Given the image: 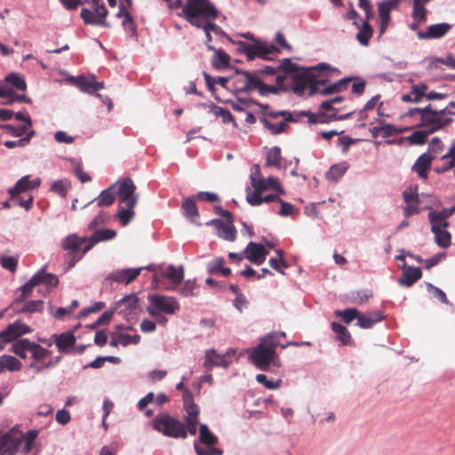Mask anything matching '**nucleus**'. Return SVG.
Listing matches in <instances>:
<instances>
[{
    "mask_svg": "<svg viewBox=\"0 0 455 455\" xmlns=\"http://www.w3.org/2000/svg\"><path fill=\"white\" fill-rule=\"evenodd\" d=\"M186 20L194 27L203 28L206 37V45L212 41L211 30L205 24V19H217L219 11L210 0H187L182 8Z\"/></svg>",
    "mask_w": 455,
    "mask_h": 455,
    "instance_id": "obj_1",
    "label": "nucleus"
},
{
    "mask_svg": "<svg viewBox=\"0 0 455 455\" xmlns=\"http://www.w3.org/2000/svg\"><path fill=\"white\" fill-rule=\"evenodd\" d=\"M153 429L163 435L175 439H186L185 424L168 413H159L152 420Z\"/></svg>",
    "mask_w": 455,
    "mask_h": 455,
    "instance_id": "obj_2",
    "label": "nucleus"
},
{
    "mask_svg": "<svg viewBox=\"0 0 455 455\" xmlns=\"http://www.w3.org/2000/svg\"><path fill=\"white\" fill-rule=\"evenodd\" d=\"M148 300L146 310L153 317L159 316V314L174 315L180 308L179 301L172 296L148 294Z\"/></svg>",
    "mask_w": 455,
    "mask_h": 455,
    "instance_id": "obj_3",
    "label": "nucleus"
},
{
    "mask_svg": "<svg viewBox=\"0 0 455 455\" xmlns=\"http://www.w3.org/2000/svg\"><path fill=\"white\" fill-rule=\"evenodd\" d=\"M313 71H331L340 73L338 68L331 67V65L325 62H320L310 68H303L302 70L292 76L291 90L295 94H297L298 96L304 95L306 90L307 89V85L310 83V80L313 79Z\"/></svg>",
    "mask_w": 455,
    "mask_h": 455,
    "instance_id": "obj_4",
    "label": "nucleus"
},
{
    "mask_svg": "<svg viewBox=\"0 0 455 455\" xmlns=\"http://www.w3.org/2000/svg\"><path fill=\"white\" fill-rule=\"evenodd\" d=\"M249 359L257 369L263 371H267L270 365L276 368L281 366L276 351L268 349L261 343H259L249 350Z\"/></svg>",
    "mask_w": 455,
    "mask_h": 455,
    "instance_id": "obj_5",
    "label": "nucleus"
},
{
    "mask_svg": "<svg viewBox=\"0 0 455 455\" xmlns=\"http://www.w3.org/2000/svg\"><path fill=\"white\" fill-rule=\"evenodd\" d=\"M92 9L82 8L80 17L86 25L109 28L111 25L108 22V12L105 4H91Z\"/></svg>",
    "mask_w": 455,
    "mask_h": 455,
    "instance_id": "obj_6",
    "label": "nucleus"
},
{
    "mask_svg": "<svg viewBox=\"0 0 455 455\" xmlns=\"http://www.w3.org/2000/svg\"><path fill=\"white\" fill-rule=\"evenodd\" d=\"M452 119H441L438 116L437 109L433 108L431 104L426 106L423 109V115L420 118L418 127L425 128L431 134L438 132L452 123Z\"/></svg>",
    "mask_w": 455,
    "mask_h": 455,
    "instance_id": "obj_7",
    "label": "nucleus"
},
{
    "mask_svg": "<svg viewBox=\"0 0 455 455\" xmlns=\"http://www.w3.org/2000/svg\"><path fill=\"white\" fill-rule=\"evenodd\" d=\"M47 266H43L37 270L30 278L35 287L38 285L44 286V296L49 294L60 283L59 277L52 273L46 271Z\"/></svg>",
    "mask_w": 455,
    "mask_h": 455,
    "instance_id": "obj_8",
    "label": "nucleus"
},
{
    "mask_svg": "<svg viewBox=\"0 0 455 455\" xmlns=\"http://www.w3.org/2000/svg\"><path fill=\"white\" fill-rule=\"evenodd\" d=\"M20 444V438L14 427L0 436V455H14Z\"/></svg>",
    "mask_w": 455,
    "mask_h": 455,
    "instance_id": "obj_9",
    "label": "nucleus"
},
{
    "mask_svg": "<svg viewBox=\"0 0 455 455\" xmlns=\"http://www.w3.org/2000/svg\"><path fill=\"white\" fill-rule=\"evenodd\" d=\"M118 187L117 195L119 201L131 206H135L137 204V197L134 196L136 187L130 178H125L115 183Z\"/></svg>",
    "mask_w": 455,
    "mask_h": 455,
    "instance_id": "obj_10",
    "label": "nucleus"
},
{
    "mask_svg": "<svg viewBox=\"0 0 455 455\" xmlns=\"http://www.w3.org/2000/svg\"><path fill=\"white\" fill-rule=\"evenodd\" d=\"M139 299L136 294L132 293L123 297L116 301L111 308H115V312H118L124 317L129 319L136 314L138 308Z\"/></svg>",
    "mask_w": 455,
    "mask_h": 455,
    "instance_id": "obj_11",
    "label": "nucleus"
},
{
    "mask_svg": "<svg viewBox=\"0 0 455 455\" xmlns=\"http://www.w3.org/2000/svg\"><path fill=\"white\" fill-rule=\"evenodd\" d=\"M32 331L33 330L28 325L18 320L8 324L4 330L0 331V339L4 343H9L18 337L31 333Z\"/></svg>",
    "mask_w": 455,
    "mask_h": 455,
    "instance_id": "obj_12",
    "label": "nucleus"
},
{
    "mask_svg": "<svg viewBox=\"0 0 455 455\" xmlns=\"http://www.w3.org/2000/svg\"><path fill=\"white\" fill-rule=\"evenodd\" d=\"M141 270H143V267L116 269L108 274L106 280L129 284L138 277Z\"/></svg>",
    "mask_w": 455,
    "mask_h": 455,
    "instance_id": "obj_13",
    "label": "nucleus"
},
{
    "mask_svg": "<svg viewBox=\"0 0 455 455\" xmlns=\"http://www.w3.org/2000/svg\"><path fill=\"white\" fill-rule=\"evenodd\" d=\"M451 28V25L446 22L433 24L428 26L426 31H418L417 36L420 40L439 39L443 37Z\"/></svg>",
    "mask_w": 455,
    "mask_h": 455,
    "instance_id": "obj_14",
    "label": "nucleus"
},
{
    "mask_svg": "<svg viewBox=\"0 0 455 455\" xmlns=\"http://www.w3.org/2000/svg\"><path fill=\"white\" fill-rule=\"evenodd\" d=\"M231 352L233 350L229 349L226 355H220L214 348L206 349L204 352V367L207 370H211L214 366L228 368L229 362L227 360L226 355H230Z\"/></svg>",
    "mask_w": 455,
    "mask_h": 455,
    "instance_id": "obj_15",
    "label": "nucleus"
},
{
    "mask_svg": "<svg viewBox=\"0 0 455 455\" xmlns=\"http://www.w3.org/2000/svg\"><path fill=\"white\" fill-rule=\"evenodd\" d=\"M207 226H214L217 229V235L226 241L233 242L236 238V229L235 226L225 223L220 219H213L206 222Z\"/></svg>",
    "mask_w": 455,
    "mask_h": 455,
    "instance_id": "obj_16",
    "label": "nucleus"
},
{
    "mask_svg": "<svg viewBox=\"0 0 455 455\" xmlns=\"http://www.w3.org/2000/svg\"><path fill=\"white\" fill-rule=\"evenodd\" d=\"M403 273L397 283L401 286L411 287L422 276V271L419 267L407 266L405 263L402 267Z\"/></svg>",
    "mask_w": 455,
    "mask_h": 455,
    "instance_id": "obj_17",
    "label": "nucleus"
},
{
    "mask_svg": "<svg viewBox=\"0 0 455 455\" xmlns=\"http://www.w3.org/2000/svg\"><path fill=\"white\" fill-rule=\"evenodd\" d=\"M40 179L36 178L29 180V176L26 175L21 177L12 188H10L8 193L12 199H14L18 195L28 190H32L40 186Z\"/></svg>",
    "mask_w": 455,
    "mask_h": 455,
    "instance_id": "obj_18",
    "label": "nucleus"
},
{
    "mask_svg": "<svg viewBox=\"0 0 455 455\" xmlns=\"http://www.w3.org/2000/svg\"><path fill=\"white\" fill-rule=\"evenodd\" d=\"M244 251L247 253L246 259L258 266L264 263L266 256L268 253L262 244L254 242H250Z\"/></svg>",
    "mask_w": 455,
    "mask_h": 455,
    "instance_id": "obj_19",
    "label": "nucleus"
},
{
    "mask_svg": "<svg viewBox=\"0 0 455 455\" xmlns=\"http://www.w3.org/2000/svg\"><path fill=\"white\" fill-rule=\"evenodd\" d=\"M116 235V232L111 228L96 229L88 238L87 244L83 247V253L88 252L98 243L114 239Z\"/></svg>",
    "mask_w": 455,
    "mask_h": 455,
    "instance_id": "obj_20",
    "label": "nucleus"
},
{
    "mask_svg": "<svg viewBox=\"0 0 455 455\" xmlns=\"http://www.w3.org/2000/svg\"><path fill=\"white\" fill-rule=\"evenodd\" d=\"M88 238L86 236H78L75 234L68 235L63 243L62 247L65 251H69V255L75 258L76 254H80L81 247L87 244Z\"/></svg>",
    "mask_w": 455,
    "mask_h": 455,
    "instance_id": "obj_21",
    "label": "nucleus"
},
{
    "mask_svg": "<svg viewBox=\"0 0 455 455\" xmlns=\"http://www.w3.org/2000/svg\"><path fill=\"white\" fill-rule=\"evenodd\" d=\"M433 159L434 156H432L428 152L423 153L414 163L411 168L412 171H414L420 179H427V171L431 167Z\"/></svg>",
    "mask_w": 455,
    "mask_h": 455,
    "instance_id": "obj_22",
    "label": "nucleus"
},
{
    "mask_svg": "<svg viewBox=\"0 0 455 455\" xmlns=\"http://www.w3.org/2000/svg\"><path fill=\"white\" fill-rule=\"evenodd\" d=\"M54 343L58 350L67 353L76 344V337L72 331H65L60 334H53Z\"/></svg>",
    "mask_w": 455,
    "mask_h": 455,
    "instance_id": "obj_23",
    "label": "nucleus"
},
{
    "mask_svg": "<svg viewBox=\"0 0 455 455\" xmlns=\"http://www.w3.org/2000/svg\"><path fill=\"white\" fill-rule=\"evenodd\" d=\"M384 317V315L379 311H373L365 314L359 313L356 325L362 329H371L374 324L381 322Z\"/></svg>",
    "mask_w": 455,
    "mask_h": 455,
    "instance_id": "obj_24",
    "label": "nucleus"
},
{
    "mask_svg": "<svg viewBox=\"0 0 455 455\" xmlns=\"http://www.w3.org/2000/svg\"><path fill=\"white\" fill-rule=\"evenodd\" d=\"M315 72L316 71H313V79L310 80V83L307 85L309 96H312L315 93H320L321 90L318 89V85L325 84L334 73L338 74L337 72L323 71L319 72L317 75Z\"/></svg>",
    "mask_w": 455,
    "mask_h": 455,
    "instance_id": "obj_25",
    "label": "nucleus"
},
{
    "mask_svg": "<svg viewBox=\"0 0 455 455\" xmlns=\"http://www.w3.org/2000/svg\"><path fill=\"white\" fill-rule=\"evenodd\" d=\"M116 18H124L122 25L125 31L131 34V36H136L137 28L134 20L132 19L131 13L126 10L124 4L120 3L118 6V12L116 14Z\"/></svg>",
    "mask_w": 455,
    "mask_h": 455,
    "instance_id": "obj_26",
    "label": "nucleus"
},
{
    "mask_svg": "<svg viewBox=\"0 0 455 455\" xmlns=\"http://www.w3.org/2000/svg\"><path fill=\"white\" fill-rule=\"evenodd\" d=\"M207 49L211 52H214V55L212 58V66L215 69H222L229 65L230 57L229 55L221 49H216L212 44H207Z\"/></svg>",
    "mask_w": 455,
    "mask_h": 455,
    "instance_id": "obj_27",
    "label": "nucleus"
},
{
    "mask_svg": "<svg viewBox=\"0 0 455 455\" xmlns=\"http://www.w3.org/2000/svg\"><path fill=\"white\" fill-rule=\"evenodd\" d=\"M183 408L186 411L184 420L198 419L199 407L195 403L193 395L190 391L185 392V399L183 400Z\"/></svg>",
    "mask_w": 455,
    "mask_h": 455,
    "instance_id": "obj_28",
    "label": "nucleus"
},
{
    "mask_svg": "<svg viewBox=\"0 0 455 455\" xmlns=\"http://www.w3.org/2000/svg\"><path fill=\"white\" fill-rule=\"evenodd\" d=\"M246 70L235 69V75L231 76V79L233 80L232 92L234 94L237 95L240 92H247V88H244L246 87Z\"/></svg>",
    "mask_w": 455,
    "mask_h": 455,
    "instance_id": "obj_29",
    "label": "nucleus"
},
{
    "mask_svg": "<svg viewBox=\"0 0 455 455\" xmlns=\"http://www.w3.org/2000/svg\"><path fill=\"white\" fill-rule=\"evenodd\" d=\"M21 363L14 356L4 355L0 356V372L4 371H18L21 369Z\"/></svg>",
    "mask_w": 455,
    "mask_h": 455,
    "instance_id": "obj_30",
    "label": "nucleus"
},
{
    "mask_svg": "<svg viewBox=\"0 0 455 455\" xmlns=\"http://www.w3.org/2000/svg\"><path fill=\"white\" fill-rule=\"evenodd\" d=\"M219 438L212 434L206 424H200L199 427V442L204 446H215Z\"/></svg>",
    "mask_w": 455,
    "mask_h": 455,
    "instance_id": "obj_31",
    "label": "nucleus"
},
{
    "mask_svg": "<svg viewBox=\"0 0 455 455\" xmlns=\"http://www.w3.org/2000/svg\"><path fill=\"white\" fill-rule=\"evenodd\" d=\"M348 164L347 162H341L331 166L326 172V179L329 181L337 182L347 171Z\"/></svg>",
    "mask_w": 455,
    "mask_h": 455,
    "instance_id": "obj_32",
    "label": "nucleus"
},
{
    "mask_svg": "<svg viewBox=\"0 0 455 455\" xmlns=\"http://www.w3.org/2000/svg\"><path fill=\"white\" fill-rule=\"evenodd\" d=\"M31 341L28 339H20L14 341L11 351L22 359L27 358L28 352L30 353Z\"/></svg>",
    "mask_w": 455,
    "mask_h": 455,
    "instance_id": "obj_33",
    "label": "nucleus"
},
{
    "mask_svg": "<svg viewBox=\"0 0 455 455\" xmlns=\"http://www.w3.org/2000/svg\"><path fill=\"white\" fill-rule=\"evenodd\" d=\"M398 4L397 0H386L378 3V13L379 20L390 21V12Z\"/></svg>",
    "mask_w": 455,
    "mask_h": 455,
    "instance_id": "obj_34",
    "label": "nucleus"
},
{
    "mask_svg": "<svg viewBox=\"0 0 455 455\" xmlns=\"http://www.w3.org/2000/svg\"><path fill=\"white\" fill-rule=\"evenodd\" d=\"M115 188L116 185L110 186L109 188L102 190L98 197L95 198L99 207L110 206L115 202Z\"/></svg>",
    "mask_w": 455,
    "mask_h": 455,
    "instance_id": "obj_35",
    "label": "nucleus"
},
{
    "mask_svg": "<svg viewBox=\"0 0 455 455\" xmlns=\"http://www.w3.org/2000/svg\"><path fill=\"white\" fill-rule=\"evenodd\" d=\"M210 111L214 116H216L218 117H221L222 118V122L224 124L232 123L234 127L237 126L234 116L231 114V112L228 109L220 107V106H217V105L212 103V104L210 105Z\"/></svg>",
    "mask_w": 455,
    "mask_h": 455,
    "instance_id": "obj_36",
    "label": "nucleus"
},
{
    "mask_svg": "<svg viewBox=\"0 0 455 455\" xmlns=\"http://www.w3.org/2000/svg\"><path fill=\"white\" fill-rule=\"evenodd\" d=\"M359 29L356 39L363 46H367L369 44V41L373 34V29L368 21H363L362 25L359 24Z\"/></svg>",
    "mask_w": 455,
    "mask_h": 455,
    "instance_id": "obj_37",
    "label": "nucleus"
},
{
    "mask_svg": "<svg viewBox=\"0 0 455 455\" xmlns=\"http://www.w3.org/2000/svg\"><path fill=\"white\" fill-rule=\"evenodd\" d=\"M279 52V49L274 44H264L257 42L256 57L265 60H270V55H275Z\"/></svg>",
    "mask_w": 455,
    "mask_h": 455,
    "instance_id": "obj_38",
    "label": "nucleus"
},
{
    "mask_svg": "<svg viewBox=\"0 0 455 455\" xmlns=\"http://www.w3.org/2000/svg\"><path fill=\"white\" fill-rule=\"evenodd\" d=\"M39 431L36 429L28 430L23 434L20 438V443H24L23 452L28 454L34 448L35 441L37 438Z\"/></svg>",
    "mask_w": 455,
    "mask_h": 455,
    "instance_id": "obj_39",
    "label": "nucleus"
},
{
    "mask_svg": "<svg viewBox=\"0 0 455 455\" xmlns=\"http://www.w3.org/2000/svg\"><path fill=\"white\" fill-rule=\"evenodd\" d=\"M181 208L183 215L189 220H193L199 216V212L195 202V198L185 197L183 199Z\"/></svg>",
    "mask_w": 455,
    "mask_h": 455,
    "instance_id": "obj_40",
    "label": "nucleus"
},
{
    "mask_svg": "<svg viewBox=\"0 0 455 455\" xmlns=\"http://www.w3.org/2000/svg\"><path fill=\"white\" fill-rule=\"evenodd\" d=\"M200 293V286L197 284L195 279L186 280L181 288L180 289V294L183 297H196Z\"/></svg>",
    "mask_w": 455,
    "mask_h": 455,
    "instance_id": "obj_41",
    "label": "nucleus"
},
{
    "mask_svg": "<svg viewBox=\"0 0 455 455\" xmlns=\"http://www.w3.org/2000/svg\"><path fill=\"white\" fill-rule=\"evenodd\" d=\"M351 79L352 78H350V77L342 78L339 81L333 83V84L326 86L323 90H321L320 94L321 95H331L333 93L340 92L347 88V83L349 81H351Z\"/></svg>",
    "mask_w": 455,
    "mask_h": 455,
    "instance_id": "obj_42",
    "label": "nucleus"
},
{
    "mask_svg": "<svg viewBox=\"0 0 455 455\" xmlns=\"http://www.w3.org/2000/svg\"><path fill=\"white\" fill-rule=\"evenodd\" d=\"M331 330L337 334V339L343 344L348 345L351 342V335L347 329L339 323L332 322Z\"/></svg>",
    "mask_w": 455,
    "mask_h": 455,
    "instance_id": "obj_43",
    "label": "nucleus"
},
{
    "mask_svg": "<svg viewBox=\"0 0 455 455\" xmlns=\"http://www.w3.org/2000/svg\"><path fill=\"white\" fill-rule=\"evenodd\" d=\"M163 275L172 279L175 284H179L184 278V268L182 266L176 267L173 265H169Z\"/></svg>",
    "mask_w": 455,
    "mask_h": 455,
    "instance_id": "obj_44",
    "label": "nucleus"
},
{
    "mask_svg": "<svg viewBox=\"0 0 455 455\" xmlns=\"http://www.w3.org/2000/svg\"><path fill=\"white\" fill-rule=\"evenodd\" d=\"M281 149L279 147L275 146L271 148L266 157V166H275L281 169Z\"/></svg>",
    "mask_w": 455,
    "mask_h": 455,
    "instance_id": "obj_45",
    "label": "nucleus"
},
{
    "mask_svg": "<svg viewBox=\"0 0 455 455\" xmlns=\"http://www.w3.org/2000/svg\"><path fill=\"white\" fill-rule=\"evenodd\" d=\"M71 188V183L68 180H58L52 184L51 191L57 194L60 197H66L68 190Z\"/></svg>",
    "mask_w": 455,
    "mask_h": 455,
    "instance_id": "obj_46",
    "label": "nucleus"
},
{
    "mask_svg": "<svg viewBox=\"0 0 455 455\" xmlns=\"http://www.w3.org/2000/svg\"><path fill=\"white\" fill-rule=\"evenodd\" d=\"M76 84L80 87V89L84 92L93 93L94 92L99 91L103 88V84L100 82H89L85 80L84 77L75 78Z\"/></svg>",
    "mask_w": 455,
    "mask_h": 455,
    "instance_id": "obj_47",
    "label": "nucleus"
},
{
    "mask_svg": "<svg viewBox=\"0 0 455 455\" xmlns=\"http://www.w3.org/2000/svg\"><path fill=\"white\" fill-rule=\"evenodd\" d=\"M236 44L238 52L245 54L248 60H252L256 58L257 42L254 44H251L244 41H238Z\"/></svg>",
    "mask_w": 455,
    "mask_h": 455,
    "instance_id": "obj_48",
    "label": "nucleus"
},
{
    "mask_svg": "<svg viewBox=\"0 0 455 455\" xmlns=\"http://www.w3.org/2000/svg\"><path fill=\"white\" fill-rule=\"evenodd\" d=\"M44 300H29L26 302L17 312L20 314L23 313H36V312H43L44 310Z\"/></svg>",
    "mask_w": 455,
    "mask_h": 455,
    "instance_id": "obj_49",
    "label": "nucleus"
},
{
    "mask_svg": "<svg viewBox=\"0 0 455 455\" xmlns=\"http://www.w3.org/2000/svg\"><path fill=\"white\" fill-rule=\"evenodd\" d=\"M435 243L443 249L448 248L451 243V235L446 229L433 232Z\"/></svg>",
    "mask_w": 455,
    "mask_h": 455,
    "instance_id": "obj_50",
    "label": "nucleus"
},
{
    "mask_svg": "<svg viewBox=\"0 0 455 455\" xmlns=\"http://www.w3.org/2000/svg\"><path fill=\"white\" fill-rule=\"evenodd\" d=\"M259 343L264 344L268 349L275 351V348L280 346L286 347L285 345H281L280 339L276 337L275 333L270 332L265 336L260 337Z\"/></svg>",
    "mask_w": 455,
    "mask_h": 455,
    "instance_id": "obj_51",
    "label": "nucleus"
},
{
    "mask_svg": "<svg viewBox=\"0 0 455 455\" xmlns=\"http://www.w3.org/2000/svg\"><path fill=\"white\" fill-rule=\"evenodd\" d=\"M430 134L431 133L428 132V131L423 128L412 132L410 136L407 137V140L412 145H423L426 143L427 139Z\"/></svg>",
    "mask_w": 455,
    "mask_h": 455,
    "instance_id": "obj_52",
    "label": "nucleus"
},
{
    "mask_svg": "<svg viewBox=\"0 0 455 455\" xmlns=\"http://www.w3.org/2000/svg\"><path fill=\"white\" fill-rule=\"evenodd\" d=\"M411 17L413 20L418 22H425L427 20V9L425 8V4L413 1Z\"/></svg>",
    "mask_w": 455,
    "mask_h": 455,
    "instance_id": "obj_53",
    "label": "nucleus"
},
{
    "mask_svg": "<svg viewBox=\"0 0 455 455\" xmlns=\"http://www.w3.org/2000/svg\"><path fill=\"white\" fill-rule=\"evenodd\" d=\"M359 311L356 308H346L344 310H336L335 315L339 316L347 323H351L355 319L358 320Z\"/></svg>",
    "mask_w": 455,
    "mask_h": 455,
    "instance_id": "obj_54",
    "label": "nucleus"
},
{
    "mask_svg": "<svg viewBox=\"0 0 455 455\" xmlns=\"http://www.w3.org/2000/svg\"><path fill=\"white\" fill-rule=\"evenodd\" d=\"M299 116H308V122L311 124L330 123V119H328V114L321 111L315 114H313L310 111H301Z\"/></svg>",
    "mask_w": 455,
    "mask_h": 455,
    "instance_id": "obj_55",
    "label": "nucleus"
},
{
    "mask_svg": "<svg viewBox=\"0 0 455 455\" xmlns=\"http://www.w3.org/2000/svg\"><path fill=\"white\" fill-rule=\"evenodd\" d=\"M372 296L370 291H354L348 294L349 300L354 304H363Z\"/></svg>",
    "mask_w": 455,
    "mask_h": 455,
    "instance_id": "obj_56",
    "label": "nucleus"
},
{
    "mask_svg": "<svg viewBox=\"0 0 455 455\" xmlns=\"http://www.w3.org/2000/svg\"><path fill=\"white\" fill-rule=\"evenodd\" d=\"M254 188V191L246 196L247 202L252 206H258L261 204V200L263 196H261V192L267 189V186L264 185H257Z\"/></svg>",
    "mask_w": 455,
    "mask_h": 455,
    "instance_id": "obj_57",
    "label": "nucleus"
},
{
    "mask_svg": "<svg viewBox=\"0 0 455 455\" xmlns=\"http://www.w3.org/2000/svg\"><path fill=\"white\" fill-rule=\"evenodd\" d=\"M260 122L262 123L266 129L270 131V132L275 135L283 132L285 131V128L287 127V124H285L284 122L274 124L267 120L266 117L260 118Z\"/></svg>",
    "mask_w": 455,
    "mask_h": 455,
    "instance_id": "obj_58",
    "label": "nucleus"
},
{
    "mask_svg": "<svg viewBox=\"0 0 455 455\" xmlns=\"http://www.w3.org/2000/svg\"><path fill=\"white\" fill-rule=\"evenodd\" d=\"M428 220L431 224V231L438 232L439 230L446 229L449 227V222L445 220H439L438 216L432 212L428 213Z\"/></svg>",
    "mask_w": 455,
    "mask_h": 455,
    "instance_id": "obj_59",
    "label": "nucleus"
},
{
    "mask_svg": "<svg viewBox=\"0 0 455 455\" xmlns=\"http://www.w3.org/2000/svg\"><path fill=\"white\" fill-rule=\"evenodd\" d=\"M194 449L196 455H223V450L215 446L202 447L198 442H194Z\"/></svg>",
    "mask_w": 455,
    "mask_h": 455,
    "instance_id": "obj_60",
    "label": "nucleus"
},
{
    "mask_svg": "<svg viewBox=\"0 0 455 455\" xmlns=\"http://www.w3.org/2000/svg\"><path fill=\"white\" fill-rule=\"evenodd\" d=\"M5 81L17 90L26 91L27 89L26 81L17 73H11L6 76Z\"/></svg>",
    "mask_w": 455,
    "mask_h": 455,
    "instance_id": "obj_61",
    "label": "nucleus"
},
{
    "mask_svg": "<svg viewBox=\"0 0 455 455\" xmlns=\"http://www.w3.org/2000/svg\"><path fill=\"white\" fill-rule=\"evenodd\" d=\"M125 205L126 208H121L117 213V218L123 226L128 225L134 217L133 208L135 206H131L130 204Z\"/></svg>",
    "mask_w": 455,
    "mask_h": 455,
    "instance_id": "obj_62",
    "label": "nucleus"
},
{
    "mask_svg": "<svg viewBox=\"0 0 455 455\" xmlns=\"http://www.w3.org/2000/svg\"><path fill=\"white\" fill-rule=\"evenodd\" d=\"M30 354L32 358L36 361H41L51 355V351L43 347L39 344L31 341Z\"/></svg>",
    "mask_w": 455,
    "mask_h": 455,
    "instance_id": "obj_63",
    "label": "nucleus"
},
{
    "mask_svg": "<svg viewBox=\"0 0 455 455\" xmlns=\"http://www.w3.org/2000/svg\"><path fill=\"white\" fill-rule=\"evenodd\" d=\"M115 314V308L105 311L94 323L87 325V328L93 330L104 324H108Z\"/></svg>",
    "mask_w": 455,
    "mask_h": 455,
    "instance_id": "obj_64",
    "label": "nucleus"
}]
</instances>
